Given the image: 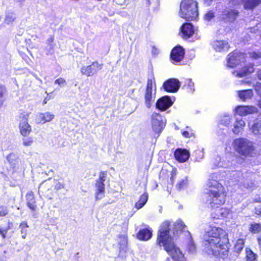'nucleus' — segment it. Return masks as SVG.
<instances>
[{
    "label": "nucleus",
    "instance_id": "nucleus-63",
    "mask_svg": "<svg viewBox=\"0 0 261 261\" xmlns=\"http://www.w3.org/2000/svg\"><path fill=\"white\" fill-rule=\"evenodd\" d=\"M16 2H19V3H23L25 1V0H15Z\"/></svg>",
    "mask_w": 261,
    "mask_h": 261
},
{
    "label": "nucleus",
    "instance_id": "nucleus-40",
    "mask_svg": "<svg viewBox=\"0 0 261 261\" xmlns=\"http://www.w3.org/2000/svg\"><path fill=\"white\" fill-rule=\"evenodd\" d=\"M231 175L233 178L232 179L234 181H239L241 178V176L242 175L241 173L238 171H232Z\"/></svg>",
    "mask_w": 261,
    "mask_h": 261
},
{
    "label": "nucleus",
    "instance_id": "nucleus-11",
    "mask_svg": "<svg viewBox=\"0 0 261 261\" xmlns=\"http://www.w3.org/2000/svg\"><path fill=\"white\" fill-rule=\"evenodd\" d=\"M229 58L227 59L228 66L233 68L238 65L241 62H243L245 61V55L243 53L233 51L230 54Z\"/></svg>",
    "mask_w": 261,
    "mask_h": 261
},
{
    "label": "nucleus",
    "instance_id": "nucleus-3",
    "mask_svg": "<svg viewBox=\"0 0 261 261\" xmlns=\"http://www.w3.org/2000/svg\"><path fill=\"white\" fill-rule=\"evenodd\" d=\"M170 223L165 221L161 225L158 232L156 243L163 246L164 249L172 256L174 261H185L184 254L177 248L170 234Z\"/></svg>",
    "mask_w": 261,
    "mask_h": 261
},
{
    "label": "nucleus",
    "instance_id": "nucleus-46",
    "mask_svg": "<svg viewBox=\"0 0 261 261\" xmlns=\"http://www.w3.org/2000/svg\"><path fill=\"white\" fill-rule=\"evenodd\" d=\"M254 89L257 94L261 97V83L257 82L254 86Z\"/></svg>",
    "mask_w": 261,
    "mask_h": 261
},
{
    "label": "nucleus",
    "instance_id": "nucleus-48",
    "mask_svg": "<svg viewBox=\"0 0 261 261\" xmlns=\"http://www.w3.org/2000/svg\"><path fill=\"white\" fill-rule=\"evenodd\" d=\"M8 213V209L6 206H0V216H5Z\"/></svg>",
    "mask_w": 261,
    "mask_h": 261
},
{
    "label": "nucleus",
    "instance_id": "nucleus-17",
    "mask_svg": "<svg viewBox=\"0 0 261 261\" xmlns=\"http://www.w3.org/2000/svg\"><path fill=\"white\" fill-rule=\"evenodd\" d=\"M175 159L180 162H185L190 156L189 151L185 149H177L174 152Z\"/></svg>",
    "mask_w": 261,
    "mask_h": 261
},
{
    "label": "nucleus",
    "instance_id": "nucleus-5",
    "mask_svg": "<svg viewBox=\"0 0 261 261\" xmlns=\"http://www.w3.org/2000/svg\"><path fill=\"white\" fill-rule=\"evenodd\" d=\"M233 147L237 152L245 157L252 156L255 149L253 143L245 138L234 140Z\"/></svg>",
    "mask_w": 261,
    "mask_h": 261
},
{
    "label": "nucleus",
    "instance_id": "nucleus-51",
    "mask_svg": "<svg viewBox=\"0 0 261 261\" xmlns=\"http://www.w3.org/2000/svg\"><path fill=\"white\" fill-rule=\"evenodd\" d=\"M64 188V185L60 183V182H58L56 186H55V189L57 190H59L60 189H63Z\"/></svg>",
    "mask_w": 261,
    "mask_h": 261
},
{
    "label": "nucleus",
    "instance_id": "nucleus-45",
    "mask_svg": "<svg viewBox=\"0 0 261 261\" xmlns=\"http://www.w3.org/2000/svg\"><path fill=\"white\" fill-rule=\"evenodd\" d=\"M186 184H187V181L184 179H182V180L179 181L177 183V184L176 185V188L178 190H180L182 189L185 187Z\"/></svg>",
    "mask_w": 261,
    "mask_h": 261
},
{
    "label": "nucleus",
    "instance_id": "nucleus-64",
    "mask_svg": "<svg viewBox=\"0 0 261 261\" xmlns=\"http://www.w3.org/2000/svg\"><path fill=\"white\" fill-rule=\"evenodd\" d=\"M258 106L261 109V100L258 102Z\"/></svg>",
    "mask_w": 261,
    "mask_h": 261
},
{
    "label": "nucleus",
    "instance_id": "nucleus-14",
    "mask_svg": "<svg viewBox=\"0 0 261 261\" xmlns=\"http://www.w3.org/2000/svg\"><path fill=\"white\" fill-rule=\"evenodd\" d=\"M239 12L236 10L225 9L221 15V18L225 22H233L238 16Z\"/></svg>",
    "mask_w": 261,
    "mask_h": 261
},
{
    "label": "nucleus",
    "instance_id": "nucleus-52",
    "mask_svg": "<svg viewBox=\"0 0 261 261\" xmlns=\"http://www.w3.org/2000/svg\"><path fill=\"white\" fill-rule=\"evenodd\" d=\"M126 0H114V2H115L116 4H118L119 5H123Z\"/></svg>",
    "mask_w": 261,
    "mask_h": 261
},
{
    "label": "nucleus",
    "instance_id": "nucleus-8",
    "mask_svg": "<svg viewBox=\"0 0 261 261\" xmlns=\"http://www.w3.org/2000/svg\"><path fill=\"white\" fill-rule=\"evenodd\" d=\"M107 172L101 171L99 175V178L96 181V192L95 193V199L96 200L102 199L105 194V184Z\"/></svg>",
    "mask_w": 261,
    "mask_h": 261
},
{
    "label": "nucleus",
    "instance_id": "nucleus-32",
    "mask_svg": "<svg viewBox=\"0 0 261 261\" xmlns=\"http://www.w3.org/2000/svg\"><path fill=\"white\" fill-rule=\"evenodd\" d=\"M249 231L253 233H257L261 232V224L260 223H252L250 225L249 228Z\"/></svg>",
    "mask_w": 261,
    "mask_h": 261
},
{
    "label": "nucleus",
    "instance_id": "nucleus-47",
    "mask_svg": "<svg viewBox=\"0 0 261 261\" xmlns=\"http://www.w3.org/2000/svg\"><path fill=\"white\" fill-rule=\"evenodd\" d=\"M55 84H58L60 86L63 87L66 85V81L63 78H59L55 81Z\"/></svg>",
    "mask_w": 261,
    "mask_h": 261
},
{
    "label": "nucleus",
    "instance_id": "nucleus-25",
    "mask_svg": "<svg viewBox=\"0 0 261 261\" xmlns=\"http://www.w3.org/2000/svg\"><path fill=\"white\" fill-rule=\"evenodd\" d=\"M152 236L151 231L148 229H142L139 230L137 234V238L141 240H148Z\"/></svg>",
    "mask_w": 261,
    "mask_h": 261
},
{
    "label": "nucleus",
    "instance_id": "nucleus-60",
    "mask_svg": "<svg viewBox=\"0 0 261 261\" xmlns=\"http://www.w3.org/2000/svg\"><path fill=\"white\" fill-rule=\"evenodd\" d=\"M21 234H22V238L24 239H25L27 233H21Z\"/></svg>",
    "mask_w": 261,
    "mask_h": 261
},
{
    "label": "nucleus",
    "instance_id": "nucleus-55",
    "mask_svg": "<svg viewBox=\"0 0 261 261\" xmlns=\"http://www.w3.org/2000/svg\"><path fill=\"white\" fill-rule=\"evenodd\" d=\"M182 134L183 136H184L186 138H190V137H191L188 131L182 132Z\"/></svg>",
    "mask_w": 261,
    "mask_h": 261
},
{
    "label": "nucleus",
    "instance_id": "nucleus-49",
    "mask_svg": "<svg viewBox=\"0 0 261 261\" xmlns=\"http://www.w3.org/2000/svg\"><path fill=\"white\" fill-rule=\"evenodd\" d=\"M9 228H0V235L2 237L3 239H5L6 238V234L9 230Z\"/></svg>",
    "mask_w": 261,
    "mask_h": 261
},
{
    "label": "nucleus",
    "instance_id": "nucleus-37",
    "mask_svg": "<svg viewBox=\"0 0 261 261\" xmlns=\"http://www.w3.org/2000/svg\"><path fill=\"white\" fill-rule=\"evenodd\" d=\"M15 19L14 14L12 12H8L6 15L5 22L7 24H10L13 22Z\"/></svg>",
    "mask_w": 261,
    "mask_h": 261
},
{
    "label": "nucleus",
    "instance_id": "nucleus-15",
    "mask_svg": "<svg viewBox=\"0 0 261 261\" xmlns=\"http://www.w3.org/2000/svg\"><path fill=\"white\" fill-rule=\"evenodd\" d=\"M236 112L240 116H246L256 113L258 112V109L256 107L252 106H240L236 108Z\"/></svg>",
    "mask_w": 261,
    "mask_h": 261
},
{
    "label": "nucleus",
    "instance_id": "nucleus-31",
    "mask_svg": "<svg viewBox=\"0 0 261 261\" xmlns=\"http://www.w3.org/2000/svg\"><path fill=\"white\" fill-rule=\"evenodd\" d=\"M148 200V195L146 193H144L142 194L139 200L136 203V207L137 209H140L142 208L145 204L146 203Z\"/></svg>",
    "mask_w": 261,
    "mask_h": 261
},
{
    "label": "nucleus",
    "instance_id": "nucleus-13",
    "mask_svg": "<svg viewBox=\"0 0 261 261\" xmlns=\"http://www.w3.org/2000/svg\"><path fill=\"white\" fill-rule=\"evenodd\" d=\"M173 104L170 97L164 96L159 98L156 102V108L161 111H165L170 107Z\"/></svg>",
    "mask_w": 261,
    "mask_h": 261
},
{
    "label": "nucleus",
    "instance_id": "nucleus-56",
    "mask_svg": "<svg viewBox=\"0 0 261 261\" xmlns=\"http://www.w3.org/2000/svg\"><path fill=\"white\" fill-rule=\"evenodd\" d=\"M213 0H203L204 3L207 6H210Z\"/></svg>",
    "mask_w": 261,
    "mask_h": 261
},
{
    "label": "nucleus",
    "instance_id": "nucleus-27",
    "mask_svg": "<svg viewBox=\"0 0 261 261\" xmlns=\"http://www.w3.org/2000/svg\"><path fill=\"white\" fill-rule=\"evenodd\" d=\"M54 118V115L49 112L40 113L38 115L36 121L37 123H40L42 121H43L44 122H49L53 119Z\"/></svg>",
    "mask_w": 261,
    "mask_h": 261
},
{
    "label": "nucleus",
    "instance_id": "nucleus-20",
    "mask_svg": "<svg viewBox=\"0 0 261 261\" xmlns=\"http://www.w3.org/2000/svg\"><path fill=\"white\" fill-rule=\"evenodd\" d=\"M245 126V122L242 118H237L233 123L232 132L235 134H239L244 129Z\"/></svg>",
    "mask_w": 261,
    "mask_h": 261
},
{
    "label": "nucleus",
    "instance_id": "nucleus-6",
    "mask_svg": "<svg viewBox=\"0 0 261 261\" xmlns=\"http://www.w3.org/2000/svg\"><path fill=\"white\" fill-rule=\"evenodd\" d=\"M156 94V87L154 78L148 79L144 94V103L146 107L150 109L155 100Z\"/></svg>",
    "mask_w": 261,
    "mask_h": 261
},
{
    "label": "nucleus",
    "instance_id": "nucleus-22",
    "mask_svg": "<svg viewBox=\"0 0 261 261\" xmlns=\"http://www.w3.org/2000/svg\"><path fill=\"white\" fill-rule=\"evenodd\" d=\"M27 206L32 210L35 211L37 208L36 201L32 192H28L26 195Z\"/></svg>",
    "mask_w": 261,
    "mask_h": 261
},
{
    "label": "nucleus",
    "instance_id": "nucleus-58",
    "mask_svg": "<svg viewBox=\"0 0 261 261\" xmlns=\"http://www.w3.org/2000/svg\"><path fill=\"white\" fill-rule=\"evenodd\" d=\"M257 76L259 80H261V69L257 71Z\"/></svg>",
    "mask_w": 261,
    "mask_h": 261
},
{
    "label": "nucleus",
    "instance_id": "nucleus-16",
    "mask_svg": "<svg viewBox=\"0 0 261 261\" xmlns=\"http://www.w3.org/2000/svg\"><path fill=\"white\" fill-rule=\"evenodd\" d=\"M185 55L184 49L179 46H176L171 51L170 54L171 59L175 62L181 61Z\"/></svg>",
    "mask_w": 261,
    "mask_h": 261
},
{
    "label": "nucleus",
    "instance_id": "nucleus-24",
    "mask_svg": "<svg viewBox=\"0 0 261 261\" xmlns=\"http://www.w3.org/2000/svg\"><path fill=\"white\" fill-rule=\"evenodd\" d=\"M7 159L10 166L13 169L18 168L19 163V159L16 154L14 153H10L7 156Z\"/></svg>",
    "mask_w": 261,
    "mask_h": 261
},
{
    "label": "nucleus",
    "instance_id": "nucleus-44",
    "mask_svg": "<svg viewBox=\"0 0 261 261\" xmlns=\"http://www.w3.org/2000/svg\"><path fill=\"white\" fill-rule=\"evenodd\" d=\"M185 84L187 85L190 88L192 92L194 91V83L192 82L191 79H187L186 80Z\"/></svg>",
    "mask_w": 261,
    "mask_h": 261
},
{
    "label": "nucleus",
    "instance_id": "nucleus-61",
    "mask_svg": "<svg viewBox=\"0 0 261 261\" xmlns=\"http://www.w3.org/2000/svg\"><path fill=\"white\" fill-rule=\"evenodd\" d=\"M34 76L35 77V78L38 80V81H39L41 83H42V80L39 79L36 75H34Z\"/></svg>",
    "mask_w": 261,
    "mask_h": 261
},
{
    "label": "nucleus",
    "instance_id": "nucleus-36",
    "mask_svg": "<svg viewBox=\"0 0 261 261\" xmlns=\"http://www.w3.org/2000/svg\"><path fill=\"white\" fill-rule=\"evenodd\" d=\"M246 253L247 260L250 261H254L255 260L256 255L250 249L246 248Z\"/></svg>",
    "mask_w": 261,
    "mask_h": 261
},
{
    "label": "nucleus",
    "instance_id": "nucleus-30",
    "mask_svg": "<svg viewBox=\"0 0 261 261\" xmlns=\"http://www.w3.org/2000/svg\"><path fill=\"white\" fill-rule=\"evenodd\" d=\"M214 164L216 167L224 168H228L232 165V163H229V162H226L225 161L221 162V159L219 156H217L215 159V161H214Z\"/></svg>",
    "mask_w": 261,
    "mask_h": 261
},
{
    "label": "nucleus",
    "instance_id": "nucleus-1",
    "mask_svg": "<svg viewBox=\"0 0 261 261\" xmlns=\"http://www.w3.org/2000/svg\"><path fill=\"white\" fill-rule=\"evenodd\" d=\"M207 186L209 189L205 194L206 202L212 207L216 206L217 208L215 210V213L218 219L228 218L231 215L230 210L224 207L219 208L217 206L223 204L225 201L226 194L223 187L214 179L208 180Z\"/></svg>",
    "mask_w": 261,
    "mask_h": 261
},
{
    "label": "nucleus",
    "instance_id": "nucleus-19",
    "mask_svg": "<svg viewBox=\"0 0 261 261\" xmlns=\"http://www.w3.org/2000/svg\"><path fill=\"white\" fill-rule=\"evenodd\" d=\"M181 31L184 38H189L194 33L193 25L190 23H186L181 27Z\"/></svg>",
    "mask_w": 261,
    "mask_h": 261
},
{
    "label": "nucleus",
    "instance_id": "nucleus-29",
    "mask_svg": "<svg viewBox=\"0 0 261 261\" xmlns=\"http://www.w3.org/2000/svg\"><path fill=\"white\" fill-rule=\"evenodd\" d=\"M118 244L120 246V250L121 251H125L126 249V245L127 244V239L125 235L121 234L118 236Z\"/></svg>",
    "mask_w": 261,
    "mask_h": 261
},
{
    "label": "nucleus",
    "instance_id": "nucleus-39",
    "mask_svg": "<svg viewBox=\"0 0 261 261\" xmlns=\"http://www.w3.org/2000/svg\"><path fill=\"white\" fill-rule=\"evenodd\" d=\"M231 118L228 116H224L220 120L221 124L228 126L231 122Z\"/></svg>",
    "mask_w": 261,
    "mask_h": 261
},
{
    "label": "nucleus",
    "instance_id": "nucleus-10",
    "mask_svg": "<svg viewBox=\"0 0 261 261\" xmlns=\"http://www.w3.org/2000/svg\"><path fill=\"white\" fill-rule=\"evenodd\" d=\"M29 113L21 114L20 116L19 128L21 135L28 136L32 131L31 125L28 123Z\"/></svg>",
    "mask_w": 261,
    "mask_h": 261
},
{
    "label": "nucleus",
    "instance_id": "nucleus-26",
    "mask_svg": "<svg viewBox=\"0 0 261 261\" xmlns=\"http://www.w3.org/2000/svg\"><path fill=\"white\" fill-rule=\"evenodd\" d=\"M254 70L253 65L252 64H249L248 66L244 67L241 71L237 72L236 76L242 77L253 72Z\"/></svg>",
    "mask_w": 261,
    "mask_h": 261
},
{
    "label": "nucleus",
    "instance_id": "nucleus-54",
    "mask_svg": "<svg viewBox=\"0 0 261 261\" xmlns=\"http://www.w3.org/2000/svg\"><path fill=\"white\" fill-rule=\"evenodd\" d=\"M158 0H146V5L149 6L152 3H157Z\"/></svg>",
    "mask_w": 261,
    "mask_h": 261
},
{
    "label": "nucleus",
    "instance_id": "nucleus-2",
    "mask_svg": "<svg viewBox=\"0 0 261 261\" xmlns=\"http://www.w3.org/2000/svg\"><path fill=\"white\" fill-rule=\"evenodd\" d=\"M227 242L225 231L220 227H211L203 236L204 250L208 254L220 255L221 250H226Z\"/></svg>",
    "mask_w": 261,
    "mask_h": 261
},
{
    "label": "nucleus",
    "instance_id": "nucleus-35",
    "mask_svg": "<svg viewBox=\"0 0 261 261\" xmlns=\"http://www.w3.org/2000/svg\"><path fill=\"white\" fill-rule=\"evenodd\" d=\"M6 92V88L0 85V109L2 108L5 100V94Z\"/></svg>",
    "mask_w": 261,
    "mask_h": 261
},
{
    "label": "nucleus",
    "instance_id": "nucleus-57",
    "mask_svg": "<svg viewBox=\"0 0 261 261\" xmlns=\"http://www.w3.org/2000/svg\"><path fill=\"white\" fill-rule=\"evenodd\" d=\"M54 37L53 36H50L48 39H47V43L48 44H50L53 41H54Z\"/></svg>",
    "mask_w": 261,
    "mask_h": 261
},
{
    "label": "nucleus",
    "instance_id": "nucleus-23",
    "mask_svg": "<svg viewBox=\"0 0 261 261\" xmlns=\"http://www.w3.org/2000/svg\"><path fill=\"white\" fill-rule=\"evenodd\" d=\"M238 94L239 98L243 101L251 99L253 95V92L251 89L238 91Z\"/></svg>",
    "mask_w": 261,
    "mask_h": 261
},
{
    "label": "nucleus",
    "instance_id": "nucleus-18",
    "mask_svg": "<svg viewBox=\"0 0 261 261\" xmlns=\"http://www.w3.org/2000/svg\"><path fill=\"white\" fill-rule=\"evenodd\" d=\"M212 45L214 49L217 51H226L229 47L227 41L221 40L214 41Z\"/></svg>",
    "mask_w": 261,
    "mask_h": 261
},
{
    "label": "nucleus",
    "instance_id": "nucleus-21",
    "mask_svg": "<svg viewBox=\"0 0 261 261\" xmlns=\"http://www.w3.org/2000/svg\"><path fill=\"white\" fill-rule=\"evenodd\" d=\"M241 2L246 10H252L261 3V0H241Z\"/></svg>",
    "mask_w": 261,
    "mask_h": 261
},
{
    "label": "nucleus",
    "instance_id": "nucleus-4",
    "mask_svg": "<svg viewBox=\"0 0 261 261\" xmlns=\"http://www.w3.org/2000/svg\"><path fill=\"white\" fill-rule=\"evenodd\" d=\"M179 16L187 21L196 20L198 16L197 2L194 0H182L180 5Z\"/></svg>",
    "mask_w": 261,
    "mask_h": 261
},
{
    "label": "nucleus",
    "instance_id": "nucleus-12",
    "mask_svg": "<svg viewBox=\"0 0 261 261\" xmlns=\"http://www.w3.org/2000/svg\"><path fill=\"white\" fill-rule=\"evenodd\" d=\"M180 86L179 81L174 78L166 81L163 85V87L165 91L172 93L176 92L179 89Z\"/></svg>",
    "mask_w": 261,
    "mask_h": 261
},
{
    "label": "nucleus",
    "instance_id": "nucleus-34",
    "mask_svg": "<svg viewBox=\"0 0 261 261\" xmlns=\"http://www.w3.org/2000/svg\"><path fill=\"white\" fill-rule=\"evenodd\" d=\"M244 246V241L243 239H239L234 246V250L237 253H240Z\"/></svg>",
    "mask_w": 261,
    "mask_h": 261
},
{
    "label": "nucleus",
    "instance_id": "nucleus-38",
    "mask_svg": "<svg viewBox=\"0 0 261 261\" xmlns=\"http://www.w3.org/2000/svg\"><path fill=\"white\" fill-rule=\"evenodd\" d=\"M185 227L186 225L181 220H179L175 223V229L176 231L182 230Z\"/></svg>",
    "mask_w": 261,
    "mask_h": 261
},
{
    "label": "nucleus",
    "instance_id": "nucleus-43",
    "mask_svg": "<svg viewBox=\"0 0 261 261\" xmlns=\"http://www.w3.org/2000/svg\"><path fill=\"white\" fill-rule=\"evenodd\" d=\"M22 144L24 146H30L32 145L33 143V140L32 138H23L22 139Z\"/></svg>",
    "mask_w": 261,
    "mask_h": 261
},
{
    "label": "nucleus",
    "instance_id": "nucleus-28",
    "mask_svg": "<svg viewBox=\"0 0 261 261\" xmlns=\"http://www.w3.org/2000/svg\"><path fill=\"white\" fill-rule=\"evenodd\" d=\"M250 128L254 135H261V119L256 120Z\"/></svg>",
    "mask_w": 261,
    "mask_h": 261
},
{
    "label": "nucleus",
    "instance_id": "nucleus-7",
    "mask_svg": "<svg viewBox=\"0 0 261 261\" xmlns=\"http://www.w3.org/2000/svg\"><path fill=\"white\" fill-rule=\"evenodd\" d=\"M152 128L156 133H160L166 125V119L159 113L154 112L151 118Z\"/></svg>",
    "mask_w": 261,
    "mask_h": 261
},
{
    "label": "nucleus",
    "instance_id": "nucleus-62",
    "mask_svg": "<svg viewBox=\"0 0 261 261\" xmlns=\"http://www.w3.org/2000/svg\"><path fill=\"white\" fill-rule=\"evenodd\" d=\"M156 48L154 47H153V49H152V53L153 54H156Z\"/></svg>",
    "mask_w": 261,
    "mask_h": 261
},
{
    "label": "nucleus",
    "instance_id": "nucleus-33",
    "mask_svg": "<svg viewBox=\"0 0 261 261\" xmlns=\"http://www.w3.org/2000/svg\"><path fill=\"white\" fill-rule=\"evenodd\" d=\"M188 233L190 235V237L189 238V242L188 243L187 249L190 253H193L196 251V245L193 241L190 233L189 231H188Z\"/></svg>",
    "mask_w": 261,
    "mask_h": 261
},
{
    "label": "nucleus",
    "instance_id": "nucleus-9",
    "mask_svg": "<svg viewBox=\"0 0 261 261\" xmlns=\"http://www.w3.org/2000/svg\"><path fill=\"white\" fill-rule=\"evenodd\" d=\"M103 67V64L97 61L92 62L88 66H83L81 69V73L87 76H92L97 74Z\"/></svg>",
    "mask_w": 261,
    "mask_h": 261
},
{
    "label": "nucleus",
    "instance_id": "nucleus-59",
    "mask_svg": "<svg viewBox=\"0 0 261 261\" xmlns=\"http://www.w3.org/2000/svg\"><path fill=\"white\" fill-rule=\"evenodd\" d=\"M257 241H258L259 245H260V244H261V236H259L258 237Z\"/></svg>",
    "mask_w": 261,
    "mask_h": 261
},
{
    "label": "nucleus",
    "instance_id": "nucleus-41",
    "mask_svg": "<svg viewBox=\"0 0 261 261\" xmlns=\"http://www.w3.org/2000/svg\"><path fill=\"white\" fill-rule=\"evenodd\" d=\"M215 17L214 13L212 11H210L207 12L204 16V19L207 21H211L213 18H214Z\"/></svg>",
    "mask_w": 261,
    "mask_h": 261
},
{
    "label": "nucleus",
    "instance_id": "nucleus-42",
    "mask_svg": "<svg viewBox=\"0 0 261 261\" xmlns=\"http://www.w3.org/2000/svg\"><path fill=\"white\" fill-rule=\"evenodd\" d=\"M29 227V225L25 221L21 222L20 224L19 228L21 229V233H27V228Z\"/></svg>",
    "mask_w": 261,
    "mask_h": 261
},
{
    "label": "nucleus",
    "instance_id": "nucleus-53",
    "mask_svg": "<svg viewBox=\"0 0 261 261\" xmlns=\"http://www.w3.org/2000/svg\"><path fill=\"white\" fill-rule=\"evenodd\" d=\"M255 213L256 215H260L261 216V207H256L255 208Z\"/></svg>",
    "mask_w": 261,
    "mask_h": 261
},
{
    "label": "nucleus",
    "instance_id": "nucleus-50",
    "mask_svg": "<svg viewBox=\"0 0 261 261\" xmlns=\"http://www.w3.org/2000/svg\"><path fill=\"white\" fill-rule=\"evenodd\" d=\"M250 57L254 59H257L261 58V53L252 52L250 53Z\"/></svg>",
    "mask_w": 261,
    "mask_h": 261
}]
</instances>
